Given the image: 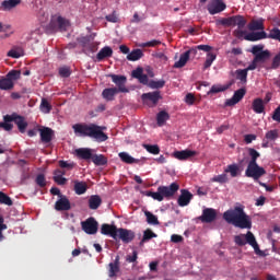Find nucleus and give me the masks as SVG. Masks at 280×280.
I'll return each mask as SVG.
<instances>
[{
    "label": "nucleus",
    "mask_w": 280,
    "mask_h": 280,
    "mask_svg": "<svg viewBox=\"0 0 280 280\" xmlns=\"http://www.w3.org/2000/svg\"><path fill=\"white\" fill-rule=\"evenodd\" d=\"M252 110L256 113V115H261L266 113V103L261 98H255L252 103Z\"/></svg>",
    "instance_id": "nucleus-22"
},
{
    "label": "nucleus",
    "mask_w": 280,
    "mask_h": 280,
    "mask_svg": "<svg viewBox=\"0 0 280 280\" xmlns=\"http://www.w3.org/2000/svg\"><path fill=\"white\" fill-rule=\"evenodd\" d=\"M12 121H3L0 122V128H3V130H5L7 132H10V130H12V128H14V125L11 124Z\"/></svg>",
    "instance_id": "nucleus-62"
},
{
    "label": "nucleus",
    "mask_w": 280,
    "mask_h": 280,
    "mask_svg": "<svg viewBox=\"0 0 280 280\" xmlns=\"http://www.w3.org/2000/svg\"><path fill=\"white\" fill-rule=\"evenodd\" d=\"M57 25L61 32H67V27H69V21L65 20L62 16L57 18Z\"/></svg>",
    "instance_id": "nucleus-52"
},
{
    "label": "nucleus",
    "mask_w": 280,
    "mask_h": 280,
    "mask_svg": "<svg viewBox=\"0 0 280 280\" xmlns=\"http://www.w3.org/2000/svg\"><path fill=\"white\" fill-rule=\"evenodd\" d=\"M208 0H200V3H207ZM226 10V4L222 0H211L208 3V12L211 15L220 14Z\"/></svg>",
    "instance_id": "nucleus-6"
},
{
    "label": "nucleus",
    "mask_w": 280,
    "mask_h": 280,
    "mask_svg": "<svg viewBox=\"0 0 280 280\" xmlns=\"http://www.w3.org/2000/svg\"><path fill=\"white\" fill-rule=\"evenodd\" d=\"M265 138L267 141H277V139H279V130L272 129L267 131Z\"/></svg>",
    "instance_id": "nucleus-50"
},
{
    "label": "nucleus",
    "mask_w": 280,
    "mask_h": 280,
    "mask_svg": "<svg viewBox=\"0 0 280 280\" xmlns=\"http://www.w3.org/2000/svg\"><path fill=\"white\" fill-rule=\"evenodd\" d=\"M75 154L78 159H82L83 161H90V159H93V150L89 148L77 149Z\"/></svg>",
    "instance_id": "nucleus-23"
},
{
    "label": "nucleus",
    "mask_w": 280,
    "mask_h": 280,
    "mask_svg": "<svg viewBox=\"0 0 280 280\" xmlns=\"http://www.w3.org/2000/svg\"><path fill=\"white\" fill-rule=\"evenodd\" d=\"M229 182V176H226V174H221V175H217L212 178V183H228Z\"/></svg>",
    "instance_id": "nucleus-57"
},
{
    "label": "nucleus",
    "mask_w": 280,
    "mask_h": 280,
    "mask_svg": "<svg viewBox=\"0 0 280 280\" xmlns=\"http://www.w3.org/2000/svg\"><path fill=\"white\" fill-rule=\"evenodd\" d=\"M271 119L280 124V105L273 110Z\"/></svg>",
    "instance_id": "nucleus-64"
},
{
    "label": "nucleus",
    "mask_w": 280,
    "mask_h": 280,
    "mask_svg": "<svg viewBox=\"0 0 280 280\" xmlns=\"http://www.w3.org/2000/svg\"><path fill=\"white\" fill-rule=\"evenodd\" d=\"M144 215L147 218L148 224H153V226H156L159 224V218L154 215L152 212L145 211Z\"/></svg>",
    "instance_id": "nucleus-48"
},
{
    "label": "nucleus",
    "mask_w": 280,
    "mask_h": 280,
    "mask_svg": "<svg viewBox=\"0 0 280 280\" xmlns=\"http://www.w3.org/2000/svg\"><path fill=\"white\" fill-rule=\"evenodd\" d=\"M234 242L236 246H246V244H249V246L254 248L256 255H262L259 244H257V238H255V234H253L250 231H248L246 234H238L234 236Z\"/></svg>",
    "instance_id": "nucleus-3"
},
{
    "label": "nucleus",
    "mask_w": 280,
    "mask_h": 280,
    "mask_svg": "<svg viewBox=\"0 0 280 280\" xmlns=\"http://www.w3.org/2000/svg\"><path fill=\"white\" fill-rule=\"evenodd\" d=\"M225 174H230L232 178H237L240 174V165L237 164H230L224 170Z\"/></svg>",
    "instance_id": "nucleus-37"
},
{
    "label": "nucleus",
    "mask_w": 280,
    "mask_h": 280,
    "mask_svg": "<svg viewBox=\"0 0 280 280\" xmlns=\"http://www.w3.org/2000/svg\"><path fill=\"white\" fill-rule=\"evenodd\" d=\"M266 38H268V33L265 31L252 32L244 36V39L248 40L249 43H257V40H264Z\"/></svg>",
    "instance_id": "nucleus-19"
},
{
    "label": "nucleus",
    "mask_w": 280,
    "mask_h": 280,
    "mask_svg": "<svg viewBox=\"0 0 280 280\" xmlns=\"http://www.w3.org/2000/svg\"><path fill=\"white\" fill-rule=\"evenodd\" d=\"M217 23H218V25H224L225 27L233 26L232 16L218 20Z\"/></svg>",
    "instance_id": "nucleus-56"
},
{
    "label": "nucleus",
    "mask_w": 280,
    "mask_h": 280,
    "mask_svg": "<svg viewBox=\"0 0 280 280\" xmlns=\"http://www.w3.org/2000/svg\"><path fill=\"white\" fill-rule=\"evenodd\" d=\"M211 49H213V47H211L209 45H198V46H195V47L188 49L186 51V54H188V57L192 56V58H196L198 50L209 52V51H211Z\"/></svg>",
    "instance_id": "nucleus-24"
},
{
    "label": "nucleus",
    "mask_w": 280,
    "mask_h": 280,
    "mask_svg": "<svg viewBox=\"0 0 280 280\" xmlns=\"http://www.w3.org/2000/svg\"><path fill=\"white\" fill-rule=\"evenodd\" d=\"M248 154L250 156V160H249L248 164L257 163V159H259V156H261V154L257 150H255L254 148L248 149Z\"/></svg>",
    "instance_id": "nucleus-46"
},
{
    "label": "nucleus",
    "mask_w": 280,
    "mask_h": 280,
    "mask_svg": "<svg viewBox=\"0 0 280 280\" xmlns=\"http://www.w3.org/2000/svg\"><path fill=\"white\" fill-rule=\"evenodd\" d=\"M180 189V186L178 183H172L170 186H159L158 191L162 194L163 200L166 198L170 200L171 198H174L176 192Z\"/></svg>",
    "instance_id": "nucleus-7"
},
{
    "label": "nucleus",
    "mask_w": 280,
    "mask_h": 280,
    "mask_svg": "<svg viewBox=\"0 0 280 280\" xmlns=\"http://www.w3.org/2000/svg\"><path fill=\"white\" fill-rule=\"evenodd\" d=\"M92 162L96 166L107 165L108 159L104 156V154H93L92 155Z\"/></svg>",
    "instance_id": "nucleus-35"
},
{
    "label": "nucleus",
    "mask_w": 280,
    "mask_h": 280,
    "mask_svg": "<svg viewBox=\"0 0 280 280\" xmlns=\"http://www.w3.org/2000/svg\"><path fill=\"white\" fill-rule=\"evenodd\" d=\"M170 119V114L165 110L159 112L156 115L158 126H164L165 121Z\"/></svg>",
    "instance_id": "nucleus-41"
},
{
    "label": "nucleus",
    "mask_w": 280,
    "mask_h": 280,
    "mask_svg": "<svg viewBox=\"0 0 280 280\" xmlns=\"http://www.w3.org/2000/svg\"><path fill=\"white\" fill-rule=\"evenodd\" d=\"M59 75L61 78H69V75H71V69H69L68 67L60 68Z\"/></svg>",
    "instance_id": "nucleus-60"
},
{
    "label": "nucleus",
    "mask_w": 280,
    "mask_h": 280,
    "mask_svg": "<svg viewBox=\"0 0 280 280\" xmlns=\"http://www.w3.org/2000/svg\"><path fill=\"white\" fill-rule=\"evenodd\" d=\"M192 198L194 195L189 190L182 189L180 195L177 199V205H179V207H187L189 202H191Z\"/></svg>",
    "instance_id": "nucleus-17"
},
{
    "label": "nucleus",
    "mask_w": 280,
    "mask_h": 280,
    "mask_svg": "<svg viewBox=\"0 0 280 280\" xmlns=\"http://www.w3.org/2000/svg\"><path fill=\"white\" fill-rule=\"evenodd\" d=\"M117 93H119L117 91V88H107V89L103 90L102 96L104 100H106V102H113V100H115V96L117 95Z\"/></svg>",
    "instance_id": "nucleus-27"
},
{
    "label": "nucleus",
    "mask_w": 280,
    "mask_h": 280,
    "mask_svg": "<svg viewBox=\"0 0 280 280\" xmlns=\"http://www.w3.org/2000/svg\"><path fill=\"white\" fill-rule=\"evenodd\" d=\"M248 30H250V32H264V20H252L248 24Z\"/></svg>",
    "instance_id": "nucleus-29"
},
{
    "label": "nucleus",
    "mask_w": 280,
    "mask_h": 280,
    "mask_svg": "<svg viewBox=\"0 0 280 280\" xmlns=\"http://www.w3.org/2000/svg\"><path fill=\"white\" fill-rule=\"evenodd\" d=\"M215 218H218L215 209L206 208L202 211V215L199 217V220L203 222V224H211V222H215Z\"/></svg>",
    "instance_id": "nucleus-12"
},
{
    "label": "nucleus",
    "mask_w": 280,
    "mask_h": 280,
    "mask_svg": "<svg viewBox=\"0 0 280 280\" xmlns=\"http://www.w3.org/2000/svg\"><path fill=\"white\" fill-rule=\"evenodd\" d=\"M244 95H246V90L244 88L238 89L234 92L233 96L225 102V106H235V104H240V102L244 100Z\"/></svg>",
    "instance_id": "nucleus-13"
},
{
    "label": "nucleus",
    "mask_w": 280,
    "mask_h": 280,
    "mask_svg": "<svg viewBox=\"0 0 280 280\" xmlns=\"http://www.w3.org/2000/svg\"><path fill=\"white\" fill-rule=\"evenodd\" d=\"M21 3V0H4L1 2V8L4 12H9V10H13Z\"/></svg>",
    "instance_id": "nucleus-31"
},
{
    "label": "nucleus",
    "mask_w": 280,
    "mask_h": 280,
    "mask_svg": "<svg viewBox=\"0 0 280 280\" xmlns=\"http://www.w3.org/2000/svg\"><path fill=\"white\" fill-rule=\"evenodd\" d=\"M51 104L49 103V101H47V98H42V103L39 105V110L42 113H44V115H49V113H51Z\"/></svg>",
    "instance_id": "nucleus-42"
},
{
    "label": "nucleus",
    "mask_w": 280,
    "mask_h": 280,
    "mask_svg": "<svg viewBox=\"0 0 280 280\" xmlns=\"http://www.w3.org/2000/svg\"><path fill=\"white\" fill-rule=\"evenodd\" d=\"M3 121H14L22 135L25 132V130H27V122L25 121V117L16 113L3 116Z\"/></svg>",
    "instance_id": "nucleus-5"
},
{
    "label": "nucleus",
    "mask_w": 280,
    "mask_h": 280,
    "mask_svg": "<svg viewBox=\"0 0 280 280\" xmlns=\"http://www.w3.org/2000/svg\"><path fill=\"white\" fill-rule=\"evenodd\" d=\"M230 86L231 84H228V85L214 84L209 90L208 95H215V93H224V91H228Z\"/></svg>",
    "instance_id": "nucleus-39"
},
{
    "label": "nucleus",
    "mask_w": 280,
    "mask_h": 280,
    "mask_svg": "<svg viewBox=\"0 0 280 280\" xmlns=\"http://www.w3.org/2000/svg\"><path fill=\"white\" fill-rule=\"evenodd\" d=\"M141 100H142L143 104H150V102H151V104L156 106L159 104V100H162L161 92L154 91V92L143 93L141 95Z\"/></svg>",
    "instance_id": "nucleus-11"
},
{
    "label": "nucleus",
    "mask_w": 280,
    "mask_h": 280,
    "mask_svg": "<svg viewBox=\"0 0 280 280\" xmlns=\"http://www.w3.org/2000/svg\"><path fill=\"white\" fill-rule=\"evenodd\" d=\"M144 196H148L149 198H153V200H158V202H163V195L161 190H158L156 192L145 191Z\"/></svg>",
    "instance_id": "nucleus-51"
},
{
    "label": "nucleus",
    "mask_w": 280,
    "mask_h": 280,
    "mask_svg": "<svg viewBox=\"0 0 280 280\" xmlns=\"http://www.w3.org/2000/svg\"><path fill=\"white\" fill-rule=\"evenodd\" d=\"M55 210L71 211V201H69V198L65 195L59 197V199L55 202Z\"/></svg>",
    "instance_id": "nucleus-15"
},
{
    "label": "nucleus",
    "mask_w": 280,
    "mask_h": 280,
    "mask_svg": "<svg viewBox=\"0 0 280 280\" xmlns=\"http://www.w3.org/2000/svg\"><path fill=\"white\" fill-rule=\"evenodd\" d=\"M245 176L247 178H254L255 180H259L261 176H266V168L259 166V164H248L245 171Z\"/></svg>",
    "instance_id": "nucleus-4"
},
{
    "label": "nucleus",
    "mask_w": 280,
    "mask_h": 280,
    "mask_svg": "<svg viewBox=\"0 0 280 280\" xmlns=\"http://www.w3.org/2000/svg\"><path fill=\"white\" fill-rule=\"evenodd\" d=\"M119 256H116L114 262H109L107 266V272L109 279H117V275H119Z\"/></svg>",
    "instance_id": "nucleus-18"
},
{
    "label": "nucleus",
    "mask_w": 280,
    "mask_h": 280,
    "mask_svg": "<svg viewBox=\"0 0 280 280\" xmlns=\"http://www.w3.org/2000/svg\"><path fill=\"white\" fill-rule=\"evenodd\" d=\"M237 25L238 30H244L246 27V19L244 15H234L232 16V26Z\"/></svg>",
    "instance_id": "nucleus-30"
},
{
    "label": "nucleus",
    "mask_w": 280,
    "mask_h": 280,
    "mask_svg": "<svg viewBox=\"0 0 280 280\" xmlns=\"http://www.w3.org/2000/svg\"><path fill=\"white\" fill-rule=\"evenodd\" d=\"M264 51V45H255L252 47V54L253 56H257L258 54H261Z\"/></svg>",
    "instance_id": "nucleus-63"
},
{
    "label": "nucleus",
    "mask_w": 280,
    "mask_h": 280,
    "mask_svg": "<svg viewBox=\"0 0 280 280\" xmlns=\"http://www.w3.org/2000/svg\"><path fill=\"white\" fill-rule=\"evenodd\" d=\"M112 56H113V48L105 46L97 52L96 59L98 60V62H102V60H104L105 58H110Z\"/></svg>",
    "instance_id": "nucleus-28"
},
{
    "label": "nucleus",
    "mask_w": 280,
    "mask_h": 280,
    "mask_svg": "<svg viewBox=\"0 0 280 280\" xmlns=\"http://www.w3.org/2000/svg\"><path fill=\"white\" fill-rule=\"evenodd\" d=\"M0 205H7V207H12L14 202L10 196L5 195V192L0 191Z\"/></svg>",
    "instance_id": "nucleus-49"
},
{
    "label": "nucleus",
    "mask_w": 280,
    "mask_h": 280,
    "mask_svg": "<svg viewBox=\"0 0 280 280\" xmlns=\"http://www.w3.org/2000/svg\"><path fill=\"white\" fill-rule=\"evenodd\" d=\"M80 43L84 54H95L100 48L97 42H91L88 37H82Z\"/></svg>",
    "instance_id": "nucleus-10"
},
{
    "label": "nucleus",
    "mask_w": 280,
    "mask_h": 280,
    "mask_svg": "<svg viewBox=\"0 0 280 280\" xmlns=\"http://www.w3.org/2000/svg\"><path fill=\"white\" fill-rule=\"evenodd\" d=\"M223 220L236 229H253L250 215L244 211V206H236L223 213Z\"/></svg>",
    "instance_id": "nucleus-2"
},
{
    "label": "nucleus",
    "mask_w": 280,
    "mask_h": 280,
    "mask_svg": "<svg viewBox=\"0 0 280 280\" xmlns=\"http://www.w3.org/2000/svg\"><path fill=\"white\" fill-rule=\"evenodd\" d=\"M39 135L42 143H51V140L54 139V129L44 127L39 129Z\"/></svg>",
    "instance_id": "nucleus-21"
},
{
    "label": "nucleus",
    "mask_w": 280,
    "mask_h": 280,
    "mask_svg": "<svg viewBox=\"0 0 280 280\" xmlns=\"http://www.w3.org/2000/svg\"><path fill=\"white\" fill-rule=\"evenodd\" d=\"M153 237H159V235H156V233H154L151 229H147L143 232L142 240L140 241V246H143L145 242H150V240H153Z\"/></svg>",
    "instance_id": "nucleus-38"
},
{
    "label": "nucleus",
    "mask_w": 280,
    "mask_h": 280,
    "mask_svg": "<svg viewBox=\"0 0 280 280\" xmlns=\"http://www.w3.org/2000/svg\"><path fill=\"white\" fill-rule=\"evenodd\" d=\"M142 56H143L142 49H133L131 52L127 55V60H130V62H137V60H141Z\"/></svg>",
    "instance_id": "nucleus-36"
},
{
    "label": "nucleus",
    "mask_w": 280,
    "mask_h": 280,
    "mask_svg": "<svg viewBox=\"0 0 280 280\" xmlns=\"http://www.w3.org/2000/svg\"><path fill=\"white\" fill-rule=\"evenodd\" d=\"M267 38H270L271 40H277L280 43V30L279 27H273L269 31V34H267Z\"/></svg>",
    "instance_id": "nucleus-44"
},
{
    "label": "nucleus",
    "mask_w": 280,
    "mask_h": 280,
    "mask_svg": "<svg viewBox=\"0 0 280 280\" xmlns=\"http://www.w3.org/2000/svg\"><path fill=\"white\" fill-rule=\"evenodd\" d=\"M118 231H119V229H117L116 225H110L108 223H104L101 226L102 235H108L109 237H113V240H115L116 242H117V237H118V234H117Z\"/></svg>",
    "instance_id": "nucleus-16"
},
{
    "label": "nucleus",
    "mask_w": 280,
    "mask_h": 280,
    "mask_svg": "<svg viewBox=\"0 0 280 280\" xmlns=\"http://www.w3.org/2000/svg\"><path fill=\"white\" fill-rule=\"evenodd\" d=\"M9 58H21L23 56V50H16V49H11L8 51Z\"/></svg>",
    "instance_id": "nucleus-58"
},
{
    "label": "nucleus",
    "mask_w": 280,
    "mask_h": 280,
    "mask_svg": "<svg viewBox=\"0 0 280 280\" xmlns=\"http://www.w3.org/2000/svg\"><path fill=\"white\" fill-rule=\"evenodd\" d=\"M11 82H14V80H21V70H11L5 75Z\"/></svg>",
    "instance_id": "nucleus-53"
},
{
    "label": "nucleus",
    "mask_w": 280,
    "mask_h": 280,
    "mask_svg": "<svg viewBox=\"0 0 280 280\" xmlns=\"http://www.w3.org/2000/svg\"><path fill=\"white\" fill-rule=\"evenodd\" d=\"M88 205L89 209H91L92 211H96V209H100V207H102V197H100V195L90 196Z\"/></svg>",
    "instance_id": "nucleus-25"
},
{
    "label": "nucleus",
    "mask_w": 280,
    "mask_h": 280,
    "mask_svg": "<svg viewBox=\"0 0 280 280\" xmlns=\"http://www.w3.org/2000/svg\"><path fill=\"white\" fill-rule=\"evenodd\" d=\"M117 235V240H121L124 244H130V242L135 240V233L132 232V230H126L124 228H120L118 229Z\"/></svg>",
    "instance_id": "nucleus-14"
},
{
    "label": "nucleus",
    "mask_w": 280,
    "mask_h": 280,
    "mask_svg": "<svg viewBox=\"0 0 280 280\" xmlns=\"http://www.w3.org/2000/svg\"><path fill=\"white\" fill-rule=\"evenodd\" d=\"M142 148L149 152V154H160L161 148L158 144H142Z\"/></svg>",
    "instance_id": "nucleus-45"
},
{
    "label": "nucleus",
    "mask_w": 280,
    "mask_h": 280,
    "mask_svg": "<svg viewBox=\"0 0 280 280\" xmlns=\"http://www.w3.org/2000/svg\"><path fill=\"white\" fill-rule=\"evenodd\" d=\"M118 156L122 161V163H127L128 165H132V163H139V160L132 158L130 154L126 152H120Z\"/></svg>",
    "instance_id": "nucleus-40"
},
{
    "label": "nucleus",
    "mask_w": 280,
    "mask_h": 280,
    "mask_svg": "<svg viewBox=\"0 0 280 280\" xmlns=\"http://www.w3.org/2000/svg\"><path fill=\"white\" fill-rule=\"evenodd\" d=\"M81 226L88 235H95V233H97L98 223L95 218H89L86 221L81 223Z\"/></svg>",
    "instance_id": "nucleus-9"
},
{
    "label": "nucleus",
    "mask_w": 280,
    "mask_h": 280,
    "mask_svg": "<svg viewBox=\"0 0 280 280\" xmlns=\"http://www.w3.org/2000/svg\"><path fill=\"white\" fill-rule=\"evenodd\" d=\"M74 192L77 196H82L86 194V190L89 189V185L86 182H80V180H74Z\"/></svg>",
    "instance_id": "nucleus-26"
},
{
    "label": "nucleus",
    "mask_w": 280,
    "mask_h": 280,
    "mask_svg": "<svg viewBox=\"0 0 280 280\" xmlns=\"http://www.w3.org/2000/svg\"><path fill=\"white\" fill-rule=\"evenodd\" d=\"M163 86H165V80H159V81L151 80V81H149V88L150 89H163Z\"/></svg>",
    "instance_id": "nucleus-55"
},
{
    "label": "nucleus",
    "mask_w": 280,
    "mask_h": 280,
    "mask_svg": "<svg viewBox=\"0 0 280 280\" xmlns=\"http://www.w3.org/2000/svg\"><path fill=\"white\" fill-rule=\"evenodd\" d=\"M189 62V52L185 51L180 55L179 60L174 63V69H183Z\"/></svg>",
    "instance_id": "nucleus-33"
},
{
    "label": "nucleus",
    "mask_w": 280,
    "mask_h": 280,
    "mask_svg": "<svg viewBox=\"0 0 280 280\" xmlns=\"http://www.w3.org/2000/svg\"><path fill=\"white\" fill-rule=\"evenodd\" d=\"M217 58H218V55L208 51L207 59L203 65V69H209V67H211L213 65V62Z\"/></svg>",
    "instance_id": "nucleus-47"
},
{
    "label": "nucleus",
    "mask_w": 280,
    "mask_h": 280,
    "mask_svg": "<svg viewBox=\"0 0 280 280\" xmlns=\"http://www.w3.org/2000/svg\"><path fill=\"white\" fill-rule=\"evenodd\" d=\"M156 45H161V40L153 39L151 42L140 44V47H156Z\"/></svg>",
    "instance_id": "nucleus-61"
},
{
    "label": "nucleus",
    "mask_w": 280,
    "mask_h": 280,
    "mask_svg": "<svg viewBox=\"0 0 280 280\" xmlns=\"http://www.w3.org/2000/svg\"><path fill=\"white\" fill-rule=\"evenodd\" d=\"M185 102L188 104V106H194L196 103V96L192 93H188L185 96Z\"/></svg>",
    "instance_id": "nucleus-59"
},
{
    "label": "nucleus",
    "mask_w": 280,
    "mask_h": 280,
    "mask_svg": "<svg viewBox=\"0 0 280 280\" xmlns=\"http://www.w3.org/2000/svg\"><path fill=\"white\" fill-rule=\"evenodd\" d=\"M270 58V50H262L254 57L255 62H266Z\"/></svg>",
    "instance_id": "nucleus-43"
},
{
    "label": "nucleus",
    "mask_w": 280,
    "mask_h": 280,
    "mask_svg": "<svg viewBox=\"0 0 280 280\" xmlns=\"http://www.w3.org/2000/svg\"><path fill=\"white\" fill-rule=\"evenodd\" d=\"M108 78H110L112 82L116 84L118 93H129L128 88H126V82H128L126 75L108 74Z\"/></svg>",
    "instance_id": "nucleus-8"
},
{
    "label": "nucleus",
    "mask_w": 280,
    "mask_h": 280,
    "mask_svg": "<svg viewBox=\"0 0 280 280\" xmlns=\"http://www.w3.org/2000/svg\"><path fill=\"white\" fill-rule=\"evenodd\" d=\"M12 89H14V81L7 77L0 79V91H12Z\"/></svg>",
    "instance_id": "nucleus-32"
},
{
    "label": "nucleus",
    "mask_w": 280,
    "mask_h": 280,
    "mask_svg": "<svg viewBox=\"0 0 280 280\" xmlns=\"http://www.w3.org/2000/svg\"><path fill=\"white\" fill-rule=\"evenodd\" d=\"M236 80H240L241 84H246L248 82V70L237 69L235 71Z\"/></svg>",
    "instance_id": "nucleus-34"
},
{
    "label": "nucleus",
    "mask_w": 280,
    "mask_h": 280,
    "mask_svg": "<svg viewBox=\"0 0 280 280\" xmlns=\"http://www.w3.org/2000/svg\"><path fill=\"white\" fill-rule=\"evenodd\" d=\"M198 152L191 151V150H183V151H175L173 153L174 159H177V161H188V159H191L192 156H196Z\"/></svg>",
    "instance_id": "nucleus-20"
},
{
    "label": "nucleus",
    "mask_w": 280,
    "mask_h": 280,
    "mask_svg": "<svg viewBox=\"0 0 280 280\" xmlns=\"http://www.w3.org/2000/svg\"><path fill=\"white\" fill-rule=\"evenodd\" d=\"M35 183L38 187H47V179L45 178V174H38L35 178Z\"/></svg>",
    "instance_id": "nucleus-54"
},
{
    "label": "nucleus",
    "mask_w": 280,
    "mask_h": 280,
    "mask_svg": "<svg viewBox=\"0 0 280 280\" xmlns=\"http://www.w3.org/2000/svg\"><path fill=\"white\" fill-rule=\"evenodd\" d=\"M72 129L77 137H89L90 139L97 141V143H104V141H108V135L104 132L106 127H102L95 124H74Z\"/></svg>",
    "instance_id": "nucleus-1"
}]
</instances>
